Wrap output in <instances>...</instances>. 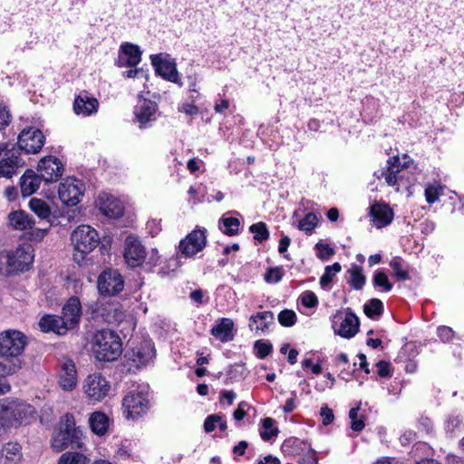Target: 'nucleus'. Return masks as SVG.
Instances as JSON below:
<instances>
[{"instance_id": "nucleus-3", "label": "nucleus", "mask_w": 464, "mask_h": 464, "mask_svg": "<svg viewBox=\"0 0 464 464\" xmlns=\"http://www.w3.org/2000/svg\"><path fill=\"white\" fill-rule=\"evenodd\" d=\"M72 259L79 266L88 263L87 256L101 243L99 233L89 225H80L71 234Z\"/></svg>"}, {"instance_id": "nucleus-22", "label": "nucleus", "mask_w": 464, "mask_h": 464, "mask_svg": "<svg viewBox=\"0 0 464 464\" xmlns=\"http://www.w3.org/2000/svg\"><path fill=\"white\" fill-rule=\"evenodd\" d=\"M38 324L41 331L44 333L53 332L58 335H64L69 331L61 317L55 314L44 315Z\"/></svg>"}, {"instance_id": "nucleus-62", "label": "nucleus", "mask_w": 464, "mask_h": 464, "mask_svg": "<svg viewBox=\"0 0 464 464\" xmlns=\"http://www.w3.org/2000/svg\"><path fill=\"white\" fill-rule=\"evenodd\" d=\"M246 402L241 401L238 404L237 409L234 411V418L237 420H241L246 416L245 407L246 406Z\"/></svg>"}, {"instance_id": "nucleus-63", "label": "nucleus", "mask_w": 464, "mask_h": 464, "mask_svg": "<svg viewBox=\"0 0 464 464\" xmlns=\"http://www.w3.org/2000/svg\"><path fill=\"white\" fill-rule=\"evenodd\" d=\"M248 444L245 440H241L237 445L233 448V452L237 455H243Z\"/></svg>"}, {"instance_id": "nucleus-31", "label": "nucleus", "mask_w": 464, "mask_h": 464, "mask_svg": "<svg viewBox=\"0 0 464 464\" xmlns=\"http://www.w3.org/2000/svg\"><path fill=\"white\" fill-rule=\"evenodd\" d=\"M8 218L9 224L18 230L30 229L34 224L33 218L23 210L11 212Z\"/></svg>"}, {"instance_id": "nucleus-12", "label": "nucleus", "mask_w": 464, "mask_h": 464, "mask_svg": "<svg viewBox=\"0 0 464 464\" xmlns=\"http://www.w3.org/2000/svg\"><path fill=\"white\" fill-rule=\"evenodd\" d=\"M206 233V228L195 229L182 239L179 246L181 255L189 257L201 251L207 243Z\"/></svg>"}, {"instance_id": "nucleus-14", "label": "nucleus", "mask_w": 464, "mask_h": 464, "mask_svg": "<svg viewBox=\"0 0 464 464\" xmlns=\"http://www.w3.org/2000/svg\"><path fill=\"white\" fill-rule=\"evenodd\" d=\"M124 258L131 267L139 266L145 261V247L138 238L132 236L127 237L124 246Z\"/></svg>"}, {"instance_id": "nucleus-58", "label": "nucleus", "mask_w": 464, "mask_h": 464, "mask_svg": "<svg viewBox=\"0 0 464 464\" xmlns=\"http://www.w3.org/2000/svg\"><path fill=\"white\" fill-rule=\"evenodd\" d=\"M290 244H291V238L288 236H283L281 237V239L279 240L278 252L280 254H283L284 257L286 259H290L289 255L286 254L287 248Z\"/></svg>"}, {"instance_id": "nucleus-56", "label": "nucleus", "mask_w": 464, "mask_h": 464, "mask_svg": "<svg viewBox=\"0 0 464 464\" xmlns=\"http://www.w3.org/2000/svg\"><path fill=\"white\" fill-rule=\"evenodd\" d=\"M438 335L442 342H450L454 336L453 330L449 326H440L438 328Z\"/></svg>"}, {"instance_id": "nucleus-40", "label": "nucleus", "mask_w": 464, "mask_h": 464, "mask_svg": "<svg viewBox=\"0 0 464 464\" xmlns=\"http://www.w3.org/2000/svg\"><path fill=\"white\" fill-rule=\"evenodd\" d=\"M363 312L369 318L381 315L383 312V304L380 299L372 298L363 305Z\"/></svg>"}, {"instance_id": "nucleus-8", "label": "nucleus", "mask_w": 464, "mask_h": 464, "mask_svg": "<svg viewBox=\"0 0 464 464\" xmlns=\"http://www.w3.org/2000/svg\"><path fill=\"white\" fill-rule=\"evenodd\" d=\"M359 318L348 308L345 315L343 316L341 311H337L333 317V328L334 333L343 338L350 339L359 331Z\"/></svg>"}, {"instance_id": "nucleus-32", "label": "nucleus", "mask_w": 464, "mask_h": 464, "mask_svg": "<svg viewBox=\"0 0 464 464\" xmlns=\"http://www.w3.org/2000/svg\"><path fill=\"white\" fill-rule=\"evenodd\" d=\"M109 423L108 416L102 411H94L89 418L92 431L99 436H102L107 432Z\"/></svg>"}, {"instance_id": "nucleus-4", "label": "nucleus", "mask_w": 464, "mask_h": 464, "mask_svg": "<svg viewBox=\"0 0 464 464\" xmlns=\"http://www.w3.org/2000/svg\"><path fill=\"white\" fill-rule=\"evenodd\" d=\"M33 261L32 246L24 244L14 251L0 254V273L5 276L24 273L29 270Z\"/></svg>"}, {"instance_id": "nucleus-44", "label": "nucleus", "mask_w": 464, "mask_h": 464, "mask_svg": "<svg viewBox=\"0 0 464 464\" xmlns=\"http://www.w3.org/2000/svg\"><path fill=\"white\" fill-rule=\"evenodd\" d=\"M249 230L254 234V238L259 242L267 240L269 237V231L264 222H258L251 225Z\"/></svg>"}, {"instance_id": "nucleus-42", "label": "nucleus", "mask_w": 464, "mask_h": 464, "mask_svg": "<svg viewBox=\"0 0 464 464\" xmlns=\"http://www.w3.org/2000/svg\"><path fill=\"white\" fill-rule=\"evenodd\" d=\"M263 429L264 430L260 432V436L266 441L278 434V430L275 427V420L272 418H265L263 420Z\"/></svg>"}, {"instance_id": "nucleus-59", "label": "nucleus", "mask_w": 464, "mask_h": 464, "mask_svg": "<svg viewBox=\"0 0 464 464\" xmlns=\"http://www.w3.org/2000/svg\"><path fill=\"white\" fill-rule=\"evenodd\" d=\"M11 121V115L5 106L0 105V130L5 129Z\"/></svg>"}, {"instance_id": "nucleus-57", "label": "nucleus", "mask_w": 464, "mask_h": 464, "mask_svg": "<svg viewBox=\"0 0 464 464\" xmlns=\"http://www.w3.org/2000/svg\"><path fill=\"white\" fill-rule=\"evenodd\" d=\"M320 414L323 418L324 425L330 424L334 419V412H333L332 409L328 408L327 405H324L321 408Z\"/></svg>"}, {"instance_id": "nucleus-52", "label": "nucleus", "mask_w": 464, "mask_h": 464, "mask_svg": "<svg viewBox=\"0 0 464 464\" xmlns=\"http://www.w3.org/2000/svg\"><path fill=\"white\" fill-rule=\"evenodd\" d=\"M301 302L304 306L314 308L318 304L316 295L312 291H305L301 295Z\"/></svg>"}, {"instance_id": "nucleus-29", "label": "nucleus", "mask_w": 464, "mask_h": 464, "mask_svg": "<svg viewBox=\"0 0 464 464\" xmlns=\"http://www.w3.org/2000/svg\"><path fill=\"white\" fill-rule=\"evenodd\" d=\"M100 210L107 217L118 218L123 214L122 203L112 196L101 198Z\"/></svg>"}, {"instance_id": "nucleus-9", "label": "nucleus", "mask_w": 464, "mask_h": 464, "mask_svg": "<svg viewBox=\"0 0 464 464\" xmlns=\"http://www.w3.org/2000/svg\"><path fill=\"white\" fill-rule=\"evenodd\" d=\"M97 287L103 295H115L123 290L124 280L117 270L109 268L99 276Z\"/></svg>"}, {"instance_id": "nucleus-20", "label": "nucleus", "mask_w": 464, "mask_h": 464, "mask_svg": "<svg viewBox=\"0 0 464 464\" xmlns=\"http://www.w3.org/2000/svg\"><path fill=\"white\" fill-rule=\"evenodd\" d=\"M79 435L71 433L66 430H57L53 433L51 440V448L55 452H61L67 449L70 445H76L77 448H82V443L79 441Z\"/></svg>"}, {"instance_id": "nucleus-64", "label": "nucleus", "mask_w": 464, "mask_h": 464, "mask_svg": "<svg viewBox=\"0 0 464 464\" xmlns=\"http://www.w3.org/2000/svg\"><path fill=\"white\" fill-rule=\"evenodd\" d=\"M257 464H280V460L271 455H267L264 459L260 460Z\"/></svg>"}, {"instance_id": "nucleus-39", "label": "nucleus", "mask_w": 464, "mask_h": 464, "mask_svg": "<svg viewBox=\"0 0 464 464\" xmlns=\"http://www.w3.org/2000/svg\"><path fill=\"white\" fill-rule=\"evenodd\" d=\"M89 459L81 452L67 451L61 455L57 464H88Z\"/></svg>"}, {"instance_id": "nucleus-41", "label": "nucleus", "mask_w": 464, "mask_h": 464, "mask_svg": "<svg viewBox=\"0 0 464 464\" xmlns=\"http://www.w3.org/2000/svg\"><path fill=\"white\" fill-rule=\"evenodd\" d=\"M318 218L314 213H307L304 218L298 223V229L305 232L306 234H312L315 227L317 226Z\"/></svg>"}, {"instance_id": "nucleus-18", "label": "nucleus", "mask_w": 464, "mask_h": 464, "mask_svg": "<svg viewBox=\"0 0 464 464\" xmlns=\"http://www.w3.org/2000/svg\"><path fill=\"white\" fill-rule=\"evenodd\" d=\"M98 108V100L86 91H82L73 102V111L77 115L90 116L97 112Z\"/></svg>"}, {"instance_id": "nucleus-10", "label": "nucleus", "mask_w": 464, "mask_h": 464, "mask_svg": "<svg viewBox=\"0 0 464 464\" xmlns=\"http://www.w3.org/2000/svg\"><path fill=\"white\" fill-rule=\"evenodd\" d=\"M83 183L74 178H68L59 185L58 195L63 204L67 206H76L80 202V198L83 195Z\"/></svg>"}, {"instance_id": "nucleus-19", "label": "nucleus", "mask_w": 464, "mask_h": 464, "mask_svg": "<svg viewBox=\"0 0 464 464\" xmlns=\"http://www.w3.org/2000/svg\"><path fill=\"white\" fill-rule=\"evenodd\" d=\"M59 384L63 391H72L77 384L76 367L70 359L60 362Z\"/></svg>"}, {"instance_id": "nucleus-35", "label": "nucleus", "mask_w": 464, "mask_h": 464, "mask_svg": "<svg viewBox=\"0 0 464 464\" xmlns=\"http://www.w3.org/2000/svg\"><path fill=\"white\" fill-rule=\"evenodd\" d=\"M30 209L41 219L48 220L51 218V208L47 202L41 198H33L29 202Z\"/></svg>"}, {"instance_id": "nucleus-37", "label": "nucleus", "mask_w": 464, "mask_h": 464, "mask_svg": "<svg viewBox=\"0 0 464 464\" xmlns=\"http://www.w3.org/2000/svg\"><path fill=\"white\" fill-rule=\"evenodd\" d=\"M350 279L348 283L355 290H360L363 287L366 282V277L362 274V269L361 266L353 265L349 270Z\"/></svg>"}, {"instance_id": "nucleus-51", "label": "nucleus", "mask_w": 464, "mask_h": 464, "mask_svg": "<svg viewBox=\"0 0 464 464\" xmlns=\"http://www.w3.org/2000/svg\"><path fill=\"white\" fill-rule=\"evenodd\" d=\"M282 276L283 273L280 267L269 268L265 275V280L266 283L276 284L281 281Z\"/></svg>"}, {"instance_id": "nucleus-33", "label": "nucleus", "mask_w": 464, "mask_h": 464, "mask_svg": "<svg viewBox=\"0 0 464 464\" xmlns=\"http://www.w3.org/2000/svg\"><path fill=\"white\" fill-rule=\"evenodd\" d=\"M132 353V360L138 366L147 364L155 356V351L150 342H143L140 346L133 349Z\"/></svg>"}, {"instance_id": "nucleus-6", "label": "nucleus", "mask_w": 464, "mask_h": 464, "mask_svg": "<svg viewBox=\"0 0 464 464\" xmlns=\"http://www.w3.org/2000/svg\"><path fill=\"white\" fill-rule=\"evenodd\" d=\"M82 389L92 403L102 401L111 390L110 382L99 372L89 374L83 381Z\"/></svg>"}, {"instance_id": "nucleus-26", "label": "nucleus", "mask_w": 464, "mask_h": 464, "mask_svg": "<svg viewBox=\"0 0 464 464\" xmlns=\"http://www.w3.org/2000/svg\"><path fill=\"white\" fill-rule=\"evenodd\" d=\"M24 160L14 152L5 157L0 161V177L10 179L14 175L17 169L23 167Z\"/></svg>"}, {"instance_id": "nucleus-21", "label": "nucleus", "mask_w": 464, "mask_h": 464, "mask_svg": "<svg viewBox=\"0 0 464 464\" xmlns=\"http://www.w3.org/2000/svg\"><path fill=\"white\" fill-rule=\"evenodd\" d=\"M407 156L404 155L403 160H406ZM388 167L386 171H382V176H384L385 181L389 186H395L403 178L401 174L404 168H407V161L401 162L399 157H392L387 161Z\"/></svg>"}, {"instance_id": "nucleus-48", "label": "nucleus", "mask_w": 464, "mask_h": 464, "mask_svg": "<svg viewBox=\"0 0 464 464\" xmlns=\"http://www.w3.org/2000/svg\"><path fill=\"white\" fill-rule=\"evenodd\" d=\"M254 349L256 351V355L259 359H264L268 354L271 353L273 346L269 343L264 342L262 340H257L254 344Z\"/></svg>"}, {"instance_id": "nucleus-38", "label": "nucleus", "mask_w": 464, "mask_h": 464, "mask_svg": "<svg viewBox=\"0 0 464 464\" xmlns=\"http://www.w3.org/2000/svg\"><path fill=\"white\" fill-rule=\"evenodd\" d=\"M390 266L398 281H406L410 279L409 271L405 268L403 260L399 257H393L390 262Z\"/></svg>"}, {"instance_id": "nucleus-5", "label": "nucleus", "mask_w": 464, "mask_h": 464, "mask_svg": "<svg viewBox=\"0 0 464 464\" xmlns=\"http://www.w3.org/2000/svg\"><path fill=\"white\" fill-rule=\"evenodd\" d=\"M93 351L99 361H115L122 353L121 340L111 330H101L94 335Z\"/></svg>"}, {"instance_id": "nucleus-50", "label": "nucleus", "mask_w": 464, "mask_h": 464, "mask_svg": "<svg viewBox=\"0 0 464 464\" xmlns=\"http://www.w3.org/2000/svg\"><path fill=\"white\" fill-rule=\"evenodd\" d=\"M315 249L318 251V257L323 261L328 260L334 254V250L327 244L317 243Z\"/></svg>"}, {"instance_id": "nucleus-36", "label": "nucleus", "mask_w": 464, "mask_h": 464, "mask_svg": "<svg viewBox=\"0 0 464 464\" xmlns=\"http://www.w3.org/2000/svg\"><path fill=\"white\" fill-rule=\"evenodd\" d=\"M240 221L237 218L223 216L219 219V227L227 236H236L239 232Z\"/></svg>"}, {"instance_id": "nucleus-30", "label": "nucleus", "mask_w": 464, "mask_h": 464, "mask_svg": "<svg viewBox=\"0 0 464 464\" xmlns=\"http://www.w3.org/2000/svg\"><path fill=\"white\" fill-rule=\"evenodd\" d=\"M234 323L229 318H222L219 323L211 329V334L219 341L226 343L234 338L232 333Z\"/></svg>"}, {"instance_id": "nucleus-25", "label": "nucleus", "mask_w": 464, "mask_h": 464, "mask_svg": "<svg viewBox=\"0 0 464 464\" xmlns=\"http://www.w3.org/2000/svg\"><path fill=\"white\" fill-rule=\"evenodd\" d=\"M42 181L44 180L40 173L37 174L32 169H27L20 179L23 196L29 197L34 193L39 188Z\"/></svg>"}, {"instance_id": "nucleus-47", "label": "nucleus", "mask_w": 464, "mask_h": 464, "mask_svg": "<svg viewBox=\"0 0 464 464\" xmlns=\"http://www.w3.org/2000/svg\"><path fill=\"white\" fill-rule=\"evenodd\" d=\"M278 322L285 327L293 326L296 322V314L293 310H283L278 314Z\"/></svg>"}, {"instance_id": "nucleus-61", "label": "nucleus", "mask_w": 464, "mask_h": 464, "mask_svg": "<svg viewBox=\"0 0 464 464\" xmlns=\"http://www.w3.org/2000/svg\"><path fill=\"white\" fill-rule=\"evenodd\" d=\"M179 111L184 112L187 115L193 116L197 115L198 112V109L193 103H183L179 107Z\"/></svg>"}, {"instance_id": "nucleus-16", "label": "nucleus", "mask_w": 464, "mask_h": 464, "mask_svg": "<svg viewBox=\"0 0 464 464\" xmlns=\"http://www.w3.org/2000/svg\"><path fill=\"white\" fill-rule=\"evenodd\" d=\"M82 305L78 297L69 298L63 307L61 319L68 326V330L75 328L81 320Z\"/></svg>"}, {"instance_id": "nucleus-17", "label": "nucleus", "mask_w": 464, "mask_h": 464, "mask_svg": "<svg viewBox=\"0 0 464 464\" xmlns=\"http://www.w3.org/2000/svg\"><path fill=\"white\" fill-rule=\"evenodd\" d=\"M140 61L141 52L138 45L130 43H125L121 45L117 60L119 67H135Z\"/></svg>"}, {"instance_id": "nucleus-27", "label": "nucleus", "mask_w": 464, "mask_h": 464, "mask_svg": "<svg viewBox=\"0 0 464 464\" xmlns=\"http://www.w3.org/2000/svg\"><path fill=\"white\" fill-rule=\"evenodd\" d=\"M98 313L109 324L119 323L124 317V313L118 303L102 304L98 308Z\"/></svg>"}, {"instance_id": "nucleus-15", "label": "nucleus", "mask_w": 464, "mask_h": 464, "mask_svg": "<svg viewBox=\"0 0 464 464\" xmlns=\"http://www.w3.org/2000/svg\"><path fill=\"white\" fill-rule=\"evenodd\" d=\"M150 59L152 65L160 75L169 82L179 83L180 86L182 85L179 82V72L173 61L163 57L162 54L151 55Z\"/></svg>"}, {"instance_id": "nucleus-2", "label": "nucleus", "mask_w": 464, "mask_h": 464, "mask_svg": "<svg viewBox=\"0 0 464 464\" xmlns=\"http://www.w3.org/2000/svg\"><path fill=\"white\" fill-rule=\"evenodd\" d=\"M34 408L22 401L0 400V430L18 428L35 420Z\"/></svg>"}, {"instance_id": "nucleus-55", "label": "nucleus", "mask_w": 464, "mask_h": 464, "mask_svg": "<svg viewBox=\"0 0 464 464\" xmlns=\"http://www.w3.org/2000/svg\"><path fill=\"white\" fill-rule=\"evenodd\" d=\"M298 462L303 464H318L315 452L308 448L305 454L298 458Z\"/></svg>"}, {"instance_id": "nucleus-13", "label": "nucleus", "mask_w": 464, "mask_h": 464, "mask_svg": "<svg viewBox=\"0 0 464 464\" xmlns=\"http://www.w3.org/2000/svg\"><path fill=\"white\" fill-rule=\"evenodd\" d=\"M63 170V164L53 156L43 158L37 167V171L45 183L56 182L62 177Z\"/></svg>"}, {"instance_id": "nucleus-43", "label": "nucleus", "mask_w": 464, "mask_h": 464, "mask_svg": "<svg viewBox=\"0 0 464 464\" xmlns=\"http://www.w3.org/2000/svg\"><path fill=\"white\" fill-rule=\"evenodd\" d=\"M342 269L339 263H334L332 266H327L324 269V275L320 278V285L322 287L327 286L332 281L334 276Z\"/></svg>"}, {"instance_id": "nucleus-34", "label": "nucleus", "mask_w": 464, "mask_h": 464, "mask_svg": "<svg viewBox=\"0 0 464 464\" xmlns=\"http://www.w3.org/2000/svg\"><path fill=\"white\" fill-rule=\"evenodd\" d=\"M22 447L19 443L8 442L1 451L2 456L5 457V461L10 464H17L22 459Z\"/></svg>"}, {"instance_id": "nucleus-46", "label": "nucleus", "mask_w": 464, "mask_h": 464, "mask_svg": "<svg viewBox=\"0 0 464 464\" xmlns=\"http://www.w3.org/2000/svg\"><path fill=\"white\" fill-rule=\"evenodd\" d=\"M61 430H66L73 434L82 436V431L75 427V420L72 414L67 413L62 419L60 429Z\"/></svg>"}, {"instance_id": "nucleus-53", "label": "nucleus", "mask_w": 464, "mask_h": 464, "mask_svg": "<svg viewBox=\"0 0 464 464\" xmlns=\"http://www.w3.org/2000/svg\"><path fill=\"white\" fill-rule=\"evenodd\" d=\"M377 366V372L380 377L387 378L392 376V368L391 364L388 362L385 361H380L376 364Z\"/></svg>"}, {"instance_id": "nucleus-7", "label": "nucleus", "mask_w": 464, "mask_h": 464, "mask_svg": "<svg viewBox=\"0 0 464 464\" xmlns=\"http://www.w3.org/2000/svg\"><path fill=\"white\" fill-rule=\"evenodd\" d=\"M150 407L148 393L133 391L122 400L123 414L127 419H138L145 414Z\"/></svg>"}, {"instance_id": "nucleus-60", "label": "nucleus", "mask_w": 464, "mask_h": 464, "mask_svg": "<svg viewBox=\"0 0 464 464\" xmlns=\"http://www.w3.org/2000/svg\"><path fill=\"white\" fill-rule=\"evenodd\" d=\"M425 198L429 203H434L439 198L438 188L434 186H429L425 189Z\"/></svg>"}, {"instance_id": "nucleus-49", "label": "nucleus", "mask_w": 464, "mask_h": 464, "mask_svg": "<svg viewBox=\"0 0 464 464\" xmlns=\"http://www.w3.org/2000/svg\"><path fill=\"white\" fill-rule=\"evenodd\" d=\"M359 407L353 408L349 411V417L351 419V428L354 431H361L364 428V422L362 420L358 419Z\"/></svg>"}, {"instance_id": "nucleus-54", "label": "nucleus", "mask_w": 464, "mask_h": 464, "mask_svg": "<svg viewBox=\"0 0 464 464\" xmlns=\"http://www.w3.org/2000/svg\"><path fill=\"white\" fill-rule=\"evenodd\" d=\"M220 421V416L218 414H212L207 417L204 422V430L206 432H211L218 426V422Z\"/></svg>"}, {"instance_id": "nucleus-1", "label": "nucleus", "mask_w": 464, "mask_h": 464, "mask_svg": "<svg viewBox=\"0 0 464 464\" xmlns=\"http://www.w3.org/2000/svg\"><path fill=\"white\" fill-rule=\"evenodd\" d=\"M27 344L28 337L21 331L9 329L0 334V357L12 375L22 369L23 353Z\"/></svg>"}, {"instance_id": "nucleus-11", "label": "nucleus", "mask_w": 464, "mask_h": 464, "mask_svg": "<svg viewBox=\"0 0 464 464\" xmlns=\"http://www.w3.org/2000/svg\"><path fill=\"white\" fill-rule=\"evenodd\" d=\"M44 135L36 128H27L22 130L18 136V147L25 153H38L44 144Z\"/></svg>"}, {"instance_id": "nucleus-23", "label": "nucleus", "mask_w": 464, "mask_h": 464, "mask_svg": "<svg viewBox=\"0 0 464 464\" xmlns=\"http://www.w3.org/2000/svg\"><path fill=\"white\" fill-rule=\"evenodd\" d=\"M158 105L155 102L143 99L140 100L135 108V116L141 126L155 120Z\"/></svg>"}, {"instance_id": "nucleus-28", "label": "nucleus", "mask_w": 464, "mask_h": 464, "mask_svg": "<svg viewBox=\"0 0 464 464\" xmlns=\"http://www.w3.org/2000/svg\"><path fill=\"white\" fill-rule=\"evenodd\" d=\"M275 316L273 312L265 311L253 314L249 318V328L252 332H264L268 326L274 324Z\"/></svg>"}, {"instance_id": "nucleus-45", "label": "nucleus", "mask_w": 464, "mask_h": 464, "mask_svg": "<svg viewBox=\"0 0 464 464\" xmlns=\"http://www.w3.org/2000/svg\"><path fill=\"white\" fill-rule=\"evenodd\" d=\"M372 283L375 287H382L389 292L392 289V284L390 283L388 276L382 271H376L372 277Z\"/></svg>"}, {"instance_id": "nucleus-24", "label": "nucleus", "mask_w": 464, "mask_h": 464, "mask_svg": "<svg viewBox=\"0 0 464 464\" xmlns=\"http://www.w3.org/2000/svg\"><path fill=\"white\" fill-rule=\"evenodd\" d=\"M371 216L376 227L382 228L392 223L393 211L388 205L376 203L371 207Z\"/></svg>"}]
</instances>
